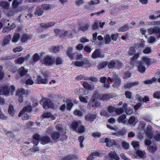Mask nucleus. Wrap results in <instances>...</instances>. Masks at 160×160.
Returning <instances> with one entry per match:
<instances>
[{
	"instance_id": "10",
	"label": "nucleus",
	"mask_w": 160,
	"mask_h": 160,
	"mask_svg": "<svg viewBox=\"0 0 160 160\" xmlns=\"http://www.w3.org/2000/svg\"><path fill=\"white\" fill-rule=\"evenodd\" d=\"M32 110V107L31 105H28L23 108V109L20 112L18 116L20 117L26 112H30Z\"/></svg>"
},
{
	"instance_id": "57",
	"label": "nucleus",
	"mask_w": 160,
	"mask_h": 160,
	"mask_svg": "<svg viewBox=\"0 0 160 160\" xmlns=\"http://www.w3.org/2000/svg\"><path fill=\"white\" fill-rule=\"evenodd\" d=\"M111 38L110 36L108 35H106L105 38V43L106 44H108L111 41Z\"/></svg>"
},
{
	"instance_id": "23",
	"label": "nucleus",
	"mask_w": 160,
	"mask_h": 160,
	"mask_svg": "<svg viewBox=\"0 0 160 160\" xmlns=\"http://www.w3.org/2000/svg\"><path fill=\"white\" fill-rule=\"evenodd\" d=\"M8 112L10 115L12 116H13L15 111L14 108L13 106L12 105H10L9 106Z\"/></svg>"
},
{
	"instance_id": "1",
	"label": "nucleus",
	"mask_w": 160,
	"mask_h": 160,
	"mask_svg": "<svg viewBox=\"0 0 160 160\" xmlns=\"http://www.w3.org/2000/svg\"><path fill=\"white\" fill-rule=\"evenodd\" d=\"M72 128L76 132L82 133L85 131V128L82 125H79V123L77 121H74L71 124Z\"/></svg>"
},
{
	"instance_id": "37",
	"label": "nucleus",
	"mask_w": 160,
	"mask_h": 160,
	"mask_svg": "<svg viewBox=\"0 0 160 160\" xmlns=\"http://www.w3.org/2000/svg\"><path fill=\"white\" fill-rule=\"evenodd\" d=\"M20 37V34L18 33H15L12 39V41L13 42H16L19 39Z\"/></svg>"
},
{
	"instance_id": "24",
	"label": "nucleus",
	"mask_w": 160,
	"mask_h": 160,
	"mask_svg": "<svg viewBox=\"0 0 160 160\" xmlns=\"http://www.w3.org/2000/svg\"><path fill=\"white\" fill-rule=\"evenodd\" d=\"M18 72L21 76H23L26 74L27 71L23 67H22L19 68Z\"/></svg>"
},
{
	"instance_id": "19",
	"label": "nucleus",
	"mask_w": 160,
	"mask_h": 160,
	"mask_svg": "<svg viewBox=\"0 0 160 160\" xmlns=\"http://www.w3.org/2000/svg\"><path fill=\"white\" fill-rule=\"evenodd\" d=\"M50 141V138L48 136H43L41 137L40 141L42 144L48 143Z\"/></svg>"
},
{
	"instance_id": "26",
	"label": "nucleus",
	"mask_w": 160,
	"mask_h": 160,
	"mask_svg": "<svg viewBox=\"0 0 160 160\" xmlns=\"http://www.w3.org/2000/svg\"><path fill=\"white\" fill-rule=\"evenodd\" d=\"M60 133L58 132H54L51 133V136L53 139H57L60 137Z\"/></svg>"
},
{
	"instance_id": "43",
	"label": "nucleus",
	"mask_w": 160,
	"mask_h": 160,
	"mask_svg": "<svg viewBox=\"0 0 160 160\" xmlns=\"http://www.w3.org/2000/svg\"><path fill=\"white\" fill-rule=\"evenodd\" d=\"M154 34L156 35L158 38L160 37V28L158 27H155Z\"/></svg>"
},
{
	"instance_id": "22",
	"label": "nucleus",
	"mask_w": 160,
	"mask_h": 160,
	"mask_svg": "<svg viewBox=\"0 0 160 160\" xmlns=\"http://www.w3.org/2000/svg\"><path fill=\"white\" fill-rule=\"evenodd\" d=\"M72 47H69L67 51V54L69 58L71 59H73L74 58V56L75 55V53H72Z\"/></svg>"
},
{
	"instance_id": "35",
	"label": "nucleus",
	"mask_w": 160,
	"mask_h": 160,
	"mask_svg": "<svg viewBox=\"0 0 160 160\" xmlns=\"http://www.w3.org/2000/svg\"><path fill=\"white\" fill-rule=\"evenodd\" d=\"M157 80V78H152L151 80H147L144 81V83L146 84H150L153 82Z\"/></svg>"
},
{
	"instance_id": "39",
	"label": "nucleus",
	"mask_w": 160,
	"mask_h": 160,
	"mask_svg": "<svg viewBox=\"0 0 160 160\" xmlns=\"http://www.w3.org/2000/svg\"><path fill=\"white\" fill-rule=\"evenodd\" d=\"M25 93V90L23 89H19L17 92L16 95L19 96H23Z\"/></svg>"
},
{
	"instance_id": "2",
	"label": "nucleus",
	"mask_w": 160,
	"mask_h": 160,
	"mask_svg": "<svg viewBox=\"0 0 160 160\" xmlns=\"http://www.w3.org/2000/svg\"><path fill=\"white\" fill-rule=\"evenodd\" d=\"M11 90V92L12 95H13V92L15 90V87L14 85H11L9 88L8 86L7 85H5L2 87L1 90V92L3 94L6 96H8L9 95V91Z\"/></svg>"
},
{
	"instance_id": "15",
	"label": "nucleus",
	"mask_w": 160,
	"mask_h": 160,
	"mask_svg": "<svg viewBox=\"0 0 160 160\" xmlns=\"http://www.w3.org/2000/svg\"><path fill=\"white\" fill-rule=\"evenodd\" d=\"M113 96L111 94H101V100L104 101H107L109 100L111 98H112Z\"/></svg>"
},
{
	"instance_id": "28",
	"label": "nucleus",
	"mask_w": 160,
	"mask_h": 160,
	"mask_svg": "<svg viewBox=\"0 0 160 160\" xmlns=\"http://www.w3.org/2000/svg\"><path fill=\"white\" fill-rule=\"evenodd\" d=\"M114 83L112 85V86L114 87H119L121 84V80L119 78L116 79L114 81Z\"/></svg>"
},
{
	"instance_id": "60",
	"label": "nucleus",
	"mask_w": 160,
	"mask_h": 160,
	"mask_svg": "<svg viewBox=\"0 0 160 160\" xmlns=\"http://www.w3.org/2000/svg\"><path fill=\"white\" fill-rule=\"evenodd\" d=\"M151 50L149 47L146 48L143 50V52L145 54H148L151 52Z\"/></svg>"
},
{
	"instance_id": "56",
	"label": "nucleus",
	"mask_w": 160,
	"mask_h": 160,
	"mask_svg": "<svg viewBox=\"0 0 160 160\" xmlns=\"http://www.w3.org/2000/svg\"><path fill=\"white\" fill-rule=\"evenodd\" d=\"M99 28L98 22L96 21L94 22L92 26V29L93 30L98 29Z\"/></svg>"
},
{
	"instance_id": "14",
	"label": "nucleus",
	"mask_w": 160,
	"mask_h": 160,
	"mask_svg": "<svg viewBox=\"0 0 160 160\" xmlns=\"http://www.w3.org/2000/svg\"><path fill=\"white\" fill-rule=\"evenodd\" d=\"M120 64V67H122V63L121 62L117 61L115 62L114 61H112L108 63V67L109 68H114L116 66V64Z\"/></svg>"
},
{
	"instance_id": "31",
	"label": "nucleus",
	"mask_w": 160,
	"mask_h": 160,
	"mask_svg": "<svg viewBox=\"0 0 160 160\" xmlns=\"http://www.w3.org/2000/svg\"><path fill=\"white\" fill-rule=\"evenodd\" d=\"M131 144L135 150H138L139 148V142L137 141H132V142Z\"/></svg>"
},
{
	"instance_id": "40",
	"label": "nucleus",
	"mask_w": 160,
	"mask_h": 160,
	"mask_svg": "<svg viewBox=\"0 0 160 160\" xmlns=\"http://www.w3.org/2000/svg\"><path fill=\"white\" fill-rule=\"evenodd\" d=\"M136 118L135 117L131 116L130 118H129V119L128 120V122L130 124H135L136 123Z\"/></svg>"
},
{
	"instance_id": "21",
	"label": "nucleus",
	"mask_w": 160,
	"mask_h": 160,
	"mask_svg": "<svg viewBox=\"0 0 160 160\" xmlns=\"http://www.w3.org/2000/svg\"><path fill=\"white\" fill-rule=\"evenodd\" d=\"M108 156L110 158L112 159H114L116 160H119V158L118 156L115 152H111L108 153Z\"/></svg>"
},
{
	"instance_id": "52",
	"label": "nucleus",
	"mask_w": 160,
	"mask_h": 160,
	"mask_svg": "<svg viewBox=\"0 0 160 160\" xmlns=\"http://www.w3.org/2000/svg\"><path fill=\"white\" fill-rule=\"evenodd\" d=\"M107 65V63L105 62H101L98 66V69L99 70L101 69L106 67Z\"/></svg>"
},
{
	"instance_id": "46",
	"label": "nucleus",
	"mask_w": 160,
	"mask_h": 160,
	"mask_svg": "<svg viewBox=\"0 0 160 160\" xmlns=\"http://www.w3.org/2000/svg\"><path fill=\"white\" fill-rule=\"evenodd\" d=\"M126 115L125 114H123L119 117L118 121V122H124V119L126 118Z\"/></svg>"
},
{
	"instance_id": "6",
	"label": "nucleus",
	"mask_w": 160,
	"mask_h": 160,
	"mask_svg": "<svg viewBox=\"0 0 160 160\" xmlns=\"http://www.w3.org/2000/svg\"><path fill=\"white\" fill-rule=\"evenodd\" d=\"M138 71L141 73H144L146 70L145 67V64L142 61H139L138 62Z\"/></svg>"
},
{
	"instance_id": "27",
	"label": "nucleus",
	"mask_w": 160,
	"mask_h": 160,
	"mask_svg": "<svg viewBox=\"0 0 160 160\" xmlns=\"http://www.w3.org/2000/svg\"><path fill=\"white\" fill-rule=\"evenodd\" d=\"M147 149L149 152L153 154L157 150V148L155 145H150L148 147Z\"/></svg>"
},
{
	"instance_id": "44",
	"label": "nucleus",
	"mask_w": 160,
	"mask_h": 160,
	"mask_svg": "<svg viewBox=\"0 0 160 160\" xmlns=\"http://www.w3.org/2000/svg\"><path fill=\"white\" fill-rule=\"evenodd\" d=\"M135 52V49L133 47H131L128 51V54L130 55H133Z\"/></svg>"
},
{
	"instance_id": "54",
	"label": "nucleus",
	"mask_w": 160,
	"mask_h": 160,
	"mask_svg": "<svg viewBox=\"0 0 160 160\" xmlns=\"http://www.w3.org/2000/svg\"><path fill=\"white\" fill-rule=\"evenodd\" d=\"M55 62L57 65L62 64L63 63L62 59L60 57H58L56 59Z\"/></svg>"
},
{
	"instance_id": "8",
	"label": "nucleus",
	"mask_w": 160,
	"mask_h": 160,
	"mask_svg": "<svg viewBox=\"0 0 160 160\" xmlns=\"http://www.w3.org/2000/svg\"><path fill=\"white\" fill-rule=\"evenodd\" d=\"M54 61V58H52L49 56H48L45 58L42 61L43 64L47 65H50L53 63Z\"/></svg>"
},
{
	"instance_id": "53",
	"label": "nucleus",
	"mask_w": 160,
	"mask_h": 160,
	"mask_svg": "<svg viewBox=\"0 0 160 160\" xmlns=\"http://www.w3.org/2000/svg\"><path fill=\"white\" fill-rule=\"evenodd\" d=\"M122 147L125 149H128L129 148V144L125 141H123L122 142Z\"/></svg>"
},
{
	"instance_id": "12",
	"label": "nucleus",
	"mask_w": 160,
	"mask_h": 160,
	"mask_svg": "<svg viewBox=\"0 0 160 160\" xmlns=\"http://www.w3.org/2000/svg\"><path fill=\"white\" fill-rule=\"evenodd\" d=\"M152 128L151 126H148L145 131L146 134L149 139H151L153 137V134L151 130Z\"/></svg>"
},
{
	"instance_id": "33",
	"label": "nucleus",
	"mask_w": 160,
	"mask_h": 160,
	"mask_svg": "<svg viewBox=\"0 0 160 160\" xmlns=\"http://www.w3.org/2000/svg\"><path fill=\"white\" fill-rule=\"evenodd\" d=\"M137 154L142 158H144L145 157V155L146 154L144 151L138 150L136 152Z\"/></svg>"
},
{
	"instance_id": "29",
	"label": "nucleus",
	"mask_w": 160,
	"mask_h": 160,
	"mask_svg": "<svg viewBox=\"0 0 160 160\" xmlns=\"http://www.w3.org/2000/svg\"><path fill=\"white\" fill-rule=\"evenodd\" d=\"M22 0H14L12 3V6L14 8H17L18 6L21 4Z\"/></svg>"
},
{
	"instance_id": "58",
	"label": "nucleus",
	"mask_w": 160,
	"mask_h": 160,
	"mask_svg": "<svg viewBox=\"0 0 160 160\" xmlns=\"http://www.w3.org/2000/svg\"><path fill=\"white\" fill-rule=\"evenodd\" d=\"M153 96L155 98L159 99L160 98V91L155 92L153 95Z\"/></svg>"
},
{
	"instance_id": "59",
	"label": "nucleus",
	"mask_w": 160,
	"mask_h": 160,
	"mask_svg": "<svg viewBox=\"0 0 160 160\" xmlns=\"http://www.w3.org/2000/svg\"><path fill=\"white\" fill-rule=\"evenodd\" d=\"M156 38L152 36H150L148 39V42L152 43L155 41Z\"/></svg>"
},
{
	"instance_id": "64",
	"label": "nucleus",
	"mask_w": 160,
	"mask_h": 160,
	"mask_svg": "<svg viewBox=\"0 0 160 160\" xmlns=\"http://www.w3.org/2000/svg\"><path fill=\"white\" fill-rule=\"evenodd\" d=\"M84 50L88 53H90L92 51L91 48L88 46H85L84 47Z\"/></svg>"
},
{
	"instance_id": "50",
	"label": "nucleus",
	"mask_w": 160,
	"mask_h": 160,
	"mask_svg": "<svg viewBox=\"0 0 160 160\" xmlns=\"http://www.w3.org/2000/svg\"><path fill=\"white\" fill-rule=\"evenodd\" d=\"M42 116L43 118H49L52 116V114L51 112H46L44 113Z\"/></svg>"
},
{
	"instance_id": "25",
	"label": "nucleus",
	"mask_w": 160,
	"mask_h": 160,
	"mask_svg": "<svg viewBox=\"0 0 160 160\" xmlns=\"http://www.w3.org/2000/svg\"><path fill=\"white\" fill-rule=\"evenodd\" d=\"M132 26H129L127 24H125L124 26L118 29V31L119 32H124L129 29V28H132Z\"/></svg>"
},
{
	"instance_id": "36",
	"label": "nucleus",
	"mask_w": 160,
	"mask_h": 160,
	"mask_svg": "<svg viewBox=\"0 0 160 160\" xmlns=\"http://www.w3.org/2000/svg\"><path fill=\"white\" fill-rule=\"evenodd\" d=\"M43 10H48L51 8V6L49 4H44L40 6Z\"/></svg>"
},
{
	"instance_id": "49",
	"label": "nucleus",
	"mask_w": 160,
	"mask_h": 160,
	"mask_svg": "<svg viewBox=\"0 0 160 160\" xmlns=\"http://www.w3.org/2000/svg\"><path fill=\"white\" fill-rule=\"evenodd\" d=\"M1 6L3 8L7 9L9 6V4L7 2H1Z\"/></svg>"
},
{
	"instance_id": "7",
	"label": "nucleus",
	"mask_w": 160,
	"mask_h": 160,
	"mask_svg": "<svg viewBox=\"0 0 160 160\" xmlns=\"http://www.w3.org/2000/svg\"><path fill=\"white\" fill-rule=\"evenodd\" d=\"M97 118V114H96L88 113L85 117V118L87 121L92 122Z\"/></svg>"
},
{
	"instance_id": "62",
	"label": "nucleus",
	"mask_w": 160,
	"mask_h": 160,
	"mask_svg": "<svg viewBox=\"0 0 160 160\" xmlns=\"http://www.w3.org/2000/svg\"><path fill=\"white\" fill-rule=\"evenodd\" d=\"M125 95L127 98L130 99L132 98V93L129 91H127L125 92Z\"/></svg>"
},
{
	"instance_id": "48",
	"label": "nucleus",
	"mask_w": 160,
	"mask_h": 160,
	"mask_svg": "<svg viewBox=\"0 0 160 160\" xmlns=\"http://www.w3.org/2000/svg\"><path fill=\"white\" fill-rule=\"evenodd\" d=\"M155 27H154L153 28H150L148 29L147 30L148 34L149 35H151L153 33H154L155 32Z\"/></svg>"
},
{
	"instance_id": "63",
	"label": "nucleus",
	"mask_w": 160,
	"mask_h": 160,
	"mask_svg": "<svg viewBox=\"0 0 160 160\" xmlns=\"http://www.w3.org/2000/svg\"><path fill=\"white\" fill-rule=\"evenodd\" d=\"M133 112V110L132 108H127L125 110V112L128 115L131 114Z\"/></svg>"
},
{
	"instance_id": "9",
	"label": "nucleus",
	"mask_w": 160,
	"mask_h": 160,
	"mask_svg": "<svg viewBox=\"0 0 160 160\" xmlns=\"http://www.w3.org/2000/svg\"><path fill=\"white\" fill-rule=\"evenodd\" d=\"M41 137L38 134H35L33 135L32 142L35 145L37 146L38 143L39 141H40Z\"/></svg>"
},
{
	"instance_id": "5",
	"label": "nucleus",
	"mask_w": 160,
	"mask_h": 160,
	"mask_svg": "<svg viewBox=\"0 0 160 160\" xmlns=\"http://www.w3.org/2000/svg\"><path fill=\"white\" fill-rule=\"evenodd\" d=\"M104 57V54L101 53L99 49L95 50L92 53V58L94 59L98 58H102Z\"/></svg>"
},
{
	"instance_id": "61",
	"label": "nucleus",
	"mask_w": 160,
	"mask_h": 160,
	"mask_svg": "<svg viewBox=\"0 0 160 160\" xmlns=\"http://www.w3.org/2000/svg\"><path fill=\"white\" fill-rule=\"evenodd\" d=\"M142 60L146 64L149 65L150 64V59L149 58L144 57L142 58Z\"/></svg>"
},
{
	"instance_id": "11",
	"label": "nucleus",
	"mask_w": 160,
	"mask_h": 160,
	"mask_svg": "<svg viewBox=\"0 0 160 160\" xmlns=\"http://www.w3.org/2000/svg\"><path fill=\"white\" fill-rule=\"evenodd\" d=\"M139 82L138 81H135L133 82H128L124 86V88H129L138 85Z\"/></svg>"
},
{
	"instance_id": "41",
	"label": "nucleus",
	"mask_w": 160,
	"mask_h": 160,
	"mask_svg": "<svg viewBox=\"0 0 160 160\" xmlns=\"http://www.w3.org/2000/svg\"><path fill=\"white\" fill-rule=\"evenodd\" d=\"M24 58L23 57H20L15 60L16 63L21 64H22L24 61Z\"/></svg>"
},
{
	"instance_id": "51",
	"label": "nucleus",
	"mask_w": 160,
	"mask_h": 160,
	"mask_svg": "<svg viewBox=\"0 0 160 160\" xmlns=\"http://www.w3.org/2000/svg\"><path fill=\"white\" fill-rule=\"evenodd\" d=\"M29 38V35L28 34H23L21 39L22 42L26 41Z\"/></svg>"
},
{
	"instance_id": "20",
	"label": "nucleus",
	"mask_w": 160,
	"mask_h": 160,
	"mask_svg": "<svg viewBox=\"0 0 160 160\" xmlns=\"http://www.w3.org/2000/svg\"><path fill=\"white\" fill-rule=\"evenodd\" d=\"M78 159V157L76 155H72L66 156L60 158V160H73Z\"/></svg>"
},
{
	"instance_id": "34",
	"label": "nucleus",
	"mask_w": 160,
	"mask_h": 160,
	"mask_svg": "<svg viewBox=\"0 0 160 160\" xmlns=\"http://www.w3.org/2000/svg\"><path fill=\"white\" fill-rule=\"evenodd\" d=\"M79 98L81 102L86 103L88 102V100L89 99V98L88 96L83 97L82 95H80L79 96Z\"/></svg>"
},
{
	"instance_id": "30",
	"label": "nucleus",
	"mask_w": 160,
	"mask_h": 160,
	"mask_svg": "<svg viewBox=\"0 0 160 160\" xmlns=\"http://www.w3.org/2000/svg\"><path fill=\"white\" fill-rule=\"evenodd\" d=\"M116 144V142L115 140L113 139H110L109 138V140L107 141L106 143V146L108 147L112 146Z\"/></svg>"
},
{
	"instance_id": "17",
	"label": "nucleus",
	"mask_w": 160,
	"mask_h": 160,
	"mask_svg": "<svg viewBox=\"0 0 160 160\" xmlns=\"http://www.w3.org/2000/svg\"><path fill=\"white\" fill-rule=\"evenodd\" d=\"M48 82L47 79L43 78L40 76H38L37 78V83L38 84H46Z\"/></svg>"
},
{
	"instance_id": "32",
	"label": "nucleus",
	"mask_w": 160,
	"mask_h": 160,
	"mask_svg": "<svg viewBox=\"0 0 160 160\" xmlns=\"http://www.w3.org/2000/svg\"><path fill=\"white\" fill-rule=\"evenodd\" d=\"M89 27V24L88 23H86L83 25L80 26L78 29L79 30L84 31L88 29Z\"/></svg>"
},
{
	"instance_id": "47",
	"label": "nucleus",
	"mask_w": 160,
	"mask_h": 160,
	"mask_svg": "<svg viewBox=\"0 0 160 160\" xmlns=\"http://www.w3.org/2000/svg\"><path fill=\"white\" fill-rule=\"evenodd\" d=\"M92 105L93 107H98L101 106L100 103L97 101H95L94 99H93L92 101Z\"/></svg>"
},
{
	"instance_id": "38",
	"label": "nucleus",
	"mask_w": 160,
	"mask_h": 160,
	"mask_svg": "<svg viewBox=\"0 0 160 160\" xmlns=\"http://www.w3.org/2000/svg\"><path fill=\"white\" fill-rule=\"evenodd\" d=\"M99 0H91L89 2L88 6H86V8H89L90 7L89 6L90 5H95L97 3H99Z\"/></svg>"
},
{
	"instance_id": "45",
	"label": "nucleus",
	"mask_w": 160,
	"mask_h": 160,
	"mask_svg": "<svg viewBox=\"0 0 160 160\" xmlns=\"http://www.w3.org/2000/svg\"><path fill=\"white\" fill-rule=\"evenodd\" d=\"M83 86L87 89L90 90L91 89V85L87 82H85L82 83Z\"/></svg>"
},
{
	"instance_id": "42",
	"label": "nucleus",
	"mask_w": 160,
	"mask_h": 160,
	"mask_svg": "<svg viewBox=\"0 0 160 160\" xmlns=\"http://www.w3.org/2000/svg\"><path fill=\"white\" fill-rule=\"evenodd\" d=\"M74 114L75 115L78 116L79 117L82 116L83 114V112L78 109H76L73 112Z\"/></svg>"
},
{
	"instance_id": "16",
	"label": "nucleus",
	"mask_w": 160,
	"mask_h": 160,
	"mask_svg": "<svg viewBox=\"0 0 160 160\" xmlns=\"http://www.w3.org/2000/svg\"><path fill=\"white\" fill-rule=\"evenodd\" d=\"M11 38L12 36L10 35H8L4 37L2 41V45L3 46H4L8 44L11 40Z\"/></svg>"
},
{
	"instance_id": "55",
	"label": "nucleus",
	"mask_w": 160,
	"mask_h": 160,
	"mask_svg": "<svg viewBox=\"0 0 160 160\" xmlns=\"http://www.w3.org/2000/svg\"><path fill=\"white\" fill-rule=\"evenodd\" d=\"M40 59V57L37 53H35L33 56V60L36 62Z\"/></svg>"
},
{
	"instance_id": "3",
	"label": "nucleus",
	"mask_w": 160,
	"mask_h": 160,
	"mask_svg": "<svg viewBox=\"0 0 160 160\" xmlns=\"http://www.w3.org/2000/svg\"><path fill=\"white\" fill-rule=\"evenodd\" d=\"M40 102L41 104L42 102H43L42 106L44 108H52L54 107V105L50 100L45 97H43Z\"/></svg>"
},
{
	"instance_id": "4",
	"label": "nucleus",
	"mask_w": 160,
	"mask_h": 160,
	"mask_svg": "<svg viewBox=\"0 0 160 160\" xmlns=\"http://www.w3.org/2000/svg\"><path fill=\"white\" fill-rule=\"evenodd\" d=\"M89 63V62L87 59H84L82 61H76L75 62L74 64L77 67H83L85 68V66Z\"/></svg>"
},
{
	"instance_id": "13",
	"label": "nucleus",
	"mask_w": 160,
	"mask_h": 160,
	"mask_svg": "<svg viewBox=\"0 0 160 160\" xmlns=\"http://www.w3.org/2000/svg\"><path fill=\"white\" fill-rule=\"evenodd\" d=\"M43 13L44 12L42 7L40 5L37 6L35 9L34 14L36 15L40 16L42 15Z\"/></svg>"
},
{
	"instance_id": "18",
	"label": "nucleus",
	"mask_w": 160,
	"mask_h": 160,
	"mask_svg": "<svg viewBox=\"0 0 160 160\" xmlns=\"http://www.w3.org/2000/svg\"><path fill=\"white\" fill-rule=\"evenodd\" d=\"M119 78L118 75L115 72H112L111 74V77H108V79L111 82H112L113 80L114 81L116 79Z\"/></svg>"
}]
</instances>
